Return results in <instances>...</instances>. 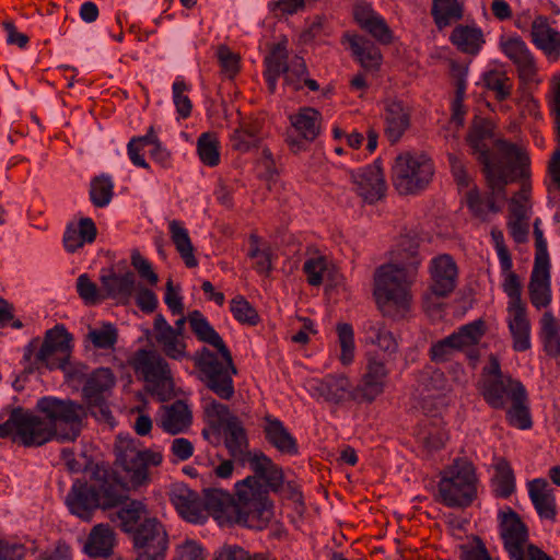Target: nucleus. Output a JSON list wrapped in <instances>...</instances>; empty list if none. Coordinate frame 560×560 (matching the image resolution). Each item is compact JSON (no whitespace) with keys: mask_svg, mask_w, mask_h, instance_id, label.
Masks as SVG:
<instances>
[{"mask_svg":"<svg viewBox=\"0 0 560 560\" xmlns=\"http://www.w3.org/2000/svg\"><path fill=\"white\" fill-rule=\"evenodd\" d=\"M115 384V376L107 368L95 370L86 380L83 394L96 418L110 422L113 417L108 406L105 404L104 394L109 392Z\"/></svg>","mask_w":560,"mask_h":560,"instance_id":"a211bd4d","label":"nucleus"},{"mask_svg":"<svg viewBox=\"0 0 560 560\" xmlns=\"http://www.w3.org/2000/svg\"><path fill=\"white\" fill-rule=\"evenodd\" d=\"M198 155L208 166H217L220 162L219 141L213 133H202L197 142Z\"/></svg>","mask_w":560,"mask_h":560,"instance_id":"603ef678","label":"nucleus"},{"mask_svg":"<svg viewBox=\"0 0 560 560\" xmlns=\"http://www.w3.org/2000/svg\"><path fill=\"white\" fill-rule=\"evenodd\" d=\"M501 537L504 541V547L512 559L525 560L527 529L515 512L511 511L503 514L501 522Z\"/></svg>","mask_w":560,"mask_h":560,"instance_id":"4be33fe9","label":"nucleus"},{"mask_svg":"<svg viewBox=\"0 0 560 560\" xmlns=\"http://www.w3.org/2000/svg\"><path fill=\"white\" fill-rule=\"evenodd\" d=\"M541 332L545 340L546 351L550 355H558L560 353L559 324L549 312H546L542 315Z\"/></svg>","mask_w":560,"mask_h":560,"instance_id":"8fccbe9b","label":"nucleus"},{"mask_svg":"<svg viewBox=\"0 0 560 560\" xmlns=\"http://www.w3.org/2000/svg\"><path fill=\"white\" fill-rule=\"evenodd\" d=\"M171 501L177 512L188 522L206 521V509L199 494L189 488L177 485L171 491Z\"/></svg>","mask_w":560,"mask_h":560,"instance_id":"393cba45","label":"nucleus"},{"mask_svg":"<svg viewBox=\"0 0 560 560\" xmlns=\"http://www.w3.org/2000/svg\"><path fill=\"white\" fill-rule=\"evenodd\" d=\"M231 313L234 318L249 326H256L260 322V317L254 306L242 295H237L231 301Z\"/></svg>","mask_w":560,"mask_h":560,"instance_id":"6e6d98bb","label":"nucleus"},{"mask_svg":"<svg viewBox=\"0 0 560 560\" xmlns=\"http://www.w3.org/2000/svg\"><path fill=\"white\" fill-rule=\"evenodd\" d=\"M131 265L150 285H156L159 281L158 275L154 272L151 264L138 250H133L131 254Z\"/></svg>","mask_w":560,"mask_h":560,"instance_id":"338daca9","label":"nucleus"},{"mask_svg":"<svg viewBox=\"0 0 560 560\" xmlns=\"http://www.w3.org/2000/svg\"><path fill=\"white\" fill-rule=\"evenodd\" d=\"M136 560H164L168 538L156 518H145L132 534Z\"/></svg>","mask_w":560,"mask_h":560,"instance_id":"2eb2a0df","label":"nucleus"},{"mask_svg":"<svg viewBox=\"0 0 560 560\" xmlns=\"http://www.w3.org/2000/svg\"><path fill=\"white\" fill-rule=\"evenodd\" d=\"M431 14L438 30L460 20L464 15L463 0H432Z\"/></svg>","mask_w":560,"mask_h":560,"instance_id":"4c0bfd02","label":"nucleus"},{"mask_svg":"<svg viewBox=\"0 0 560 560\" xmlns=\"http://www.w3.org/2000/svg\"><path fill=\"white\" fill-rule=\"evenodd\" d=\"M316 0H277L269 3V9L275 16L292 15L304 10Z\"/></svg>","mask_w":560,"mask_h":560,"instance_id":"0e129e2a","label":"nucleus"},{"mask_svg":"<svg viewBox=\"0 0 560 560\" xmlns=\"http://www.w3.org/2000/svg\"><path fill=\"white\" fill-rule=\"evenodd\" d=\"M477 482L474 465L457 458L441 471L439 499L448 508H466L477 498Z\"/></svg>","mask_w":560,"mask_h":560,"instance_id":"39448f33","label":"nucleus"},{"mask_svg":"<svg viewBox=\"0 0 560 560\" xmlns=\"http://www.w3.org/2000/svg\"><path fill=\"white\" fill-rule=\"evenodd\" d=\"M205 413L210 425L215 429H224L225 427H228V423H230L231 419L237 418L236 416L231 413L228 406L215 400H210L209 402H207V405L205 406Z\"/></svg>","mask_w":560,"mask_h":560,"instance_id":"13d9d810","label":"nucleus"},{"mask_svg":"<svg viewBox=\"0 0 560 560\" xmlns=\"http://www.w3.org/2000/svg\"><path fill=\"white\" fill-rule=\"evenodd\" d=\"M221 359L209 349L203 348L196 358V365L199 368L206 386L220 398L229 400L234 395L232 375L237 373L233 364L232 355L220 353Z\"/></svg>","mask_w":560,"mask_h":560,"instance_id":"9d476101","label":"nucleus"},{"mask_svg":"<svg viewBox=\"0 0 560 560\" xmlns=\"http://www.w3.org/2000/svg\"><path fill=\"white\" fill-rule=\"evenodd\" d=\"M420 394L425 397H434L442 394L446 388V380L443 372L435 370L423 377L420 384Z\"/></svg>","mask_w":560,"mask_h":560,"instance_id":"e2e57ef3","label":"nucleus"},{"mask_svg":"<svg viewBox=\"0 0 560 560\" xmlns=\"http://www.w3.org/2000/svg\"><path fill=\"white\" fill-rule=\"evenodd\" d=\"M338 343L340 347L339 361L342 365H350L354 360L355 345L352 326L347 323H339L336 327Z\"/></svg>","mask_w":560,"mask_h":560,"instance_id":"09e8293b","label":"nucleus"},{"mask_svg":"<svg viewBox=\"0 0 560 560\" xmlns=\"http://www.w3.org/2000/svg\"><path fill=\"white\" fill-rule=\"evenodd\" d=\"M486 86L494 92L497 100L504 101L511 95L512 81L504 71L492 70L483 77Z\"/></svg>","mask_w":560,"mask_h":560,"instance_id":"864d4df0","label":"nucleus"},{"mask_svg":"<svg viewBox=\"0 0 560 560\" xmlns=\"http://www.w3.org/2000/svg\"><path fill=\"white\" fill-rule=\"evenodd\" d=\"M293 131L287 136V142L292 152L305 150L307 143L314 141L320 130V114L312 107H303L290 116Z\"/></svg>","mask_w":560,"mask_h":560,"instance_id":"6ab92c4d","label":"nucleus"},{"mask_svg":"<svg viewBox=\"0 0 560 560\" xmlns=\"http://www.w3.org/2000/svg\"><path fill=\"white\" fill-rule=\"evenodd\" d=\"M255 476H248L235 485L234 503L237 524L253 529H264L273 516L268 488L278 490L283 482V472L265 454H255L250 459Z\"/></svg>","mask_w":560,"mask_h":560,"instance_id":"f257e3e1","label":"nucleus"},{"mask_svg":"<svg viewBox=\"0 0 560 560\" xmlns=\"http://www.w3.org/2000/svg\"><path fill=\"white\" fill-rule=\"evenodd\" d=\"M485 335V324L481 320L467 324L444 339L434 342L429 357L434 363H443L453 357L456 351H464L476 346Z\"/></svg>","mask_w":560,"mask_h":560,"instance_id":"dca6fc26","label":"nucleus"},{"mask_svg":"<svg viewBox=\"0 0 560 560\" xmlns=\"http://www.w3.org/2000/svg\"><path fill=\"white\" fill-rule=\"evenodd\" d=\"M288 40L283 39L278 44L270 46L268 54L265 56V71L264 78L267 81L268 90L275 93L277 89V81L283 74L285 85L298 91L302 88V81L307 74V68L303 57L294 55L290 63L289 59Z\"/></svg>","mask_w":560,"mask_h":560,"instance_id":"6e6552de","label":"nucleus"},{"mask_svg":"<svg viewBox=\"0 0 560 560\" xmlns=\"http://www.w3.org/2000/svg\"><path fill=\"white\" fill-rule=\"evenodd\" d=\"M114 482L121 488L122 501L128 491L147 487L151 481L150 466H159L163 456L159 452L144 450L140 442L129 436H118L115 443Z\"/></svg>","mask_w":560,"mask_h":560,"instance_id":"7ed1b4c3","label":"nucleus"},{"mask_svg":"<svg viewBox=\"0 0 560 560\" xmlns=\"http://www.w3.org/2000/svg\"><path fill=\"white\" fill-rule=\"evenodd\" d=\"M170 233L171 240L186 266L189 268L196 267L198 261L194 255V246L188 231L178 221L173 220L170 222Z\"/></svg>","mask_w":560,"mask_h":560,"instance_id":"a19ab883","label":"nucleus"},{"mask_svg":"<svg viewBox=\"0 0 560 560\" xmlns=\"http://www.w3.org/2000/svg\"><path fill=\"white\" fill-rule=\"evenodd\" d=\"M206 517L213 516L220 524L237 523L240 514L236 513L234 498L221 489L205 490Z\"/></svg>","mask_w":560,"mask_h":560,"instance_id":"a878e982","label":"nucleus"},{"mask_svg":"<svg viewBox=\"0 0 560 560\" xmlns=\"http://www.w3.org/2000/svg\"><path fill=\"white\" fill-rule=\"evenodd\" d=\"M488 187V196L485 200L481 197V194L479 189L476 186H472L465 195V200L467 203V207L469 208L470 212L474 217L485 221L487 219L488 212L498 213L499 211H494L490 208V199H491V188L489 184L487 183Z\"/></svg>","mask_w":560,"mask_h":560,"instance_id":"3c124183","label":"nucleus"},{"mask_svg":"<svg viewBox=\"0 0 560 560\" xmlns=\"http://www.w3.org/2000/svg\"><path fill=\"white\" fill-rule=\"evenodd\" d=\"M411 109L396 97L384 101L385 135L392 143L397 142L410 127Z\"/></svg>","mask_w":560,"mask_h":560,"instance_id":"b1692460","label":"nucleus"},{"mask_svg":"<svg viewBox=\"0 0 560 560\" xmlns=\"http://www.w3.org/2000/svg\"><path fill=\"white\" fill-rule=\"evenodd\" d=\"M351 179L354 191L366 203L373 205L386 195L387 185L377 162L354 170Z\"/></svg>","mask_w":560,"mask_h":560,"instance_id":"aec40b11","label":"nucleus"},{"mask_svg":"<svg viewBox=\"0 0 560 560\" xmlns=\"http://www.w3.org/2000/svg\"><path fill=\"white\" fill-rule=\"evenodd\" d=\"M529 198H530V185L527 182L522 184V187L518 192H516L510 200V214L511 215H523L527 217V211L529 209Z\"/></svg>","mask_w":560,"mask_h":560,"instance_id":"69168bd1","label":"nucleus"},{"mask_svg":"<svg viewBox=\"0 0 560 560\" xmlns=\"http://www.w3.org/2000/svg\"><path fill=\"white\" fill-rule=\"evenodd\" d=\"M117 515L122 530L132 534L145 518H149L147 506L141 501H131L121 508Z\"/></svg>","mask_w":560,"mask_h":560,"instance_id":"a18cd8bd","label":"nucleus"},{"mask_svg":"<svg viewBox=\"0 0 560 560\" xmlns=\"http://www.w3.org/2000/svg\"><path fill=\"white\" fill-rule=\"evenodd\" d=\"M353 16L361 28L371 35H389V28L380 15L368 5H357Z\"/></svg>","mask_w":560,"mask_h":560,"instance_id":"37998d69","label":"nucleus"},{"mask_svg":"<svg viewBox=\"0 0 560 560\" xmlns=\"http://www.w3.org/2000/svg\"><path fill=\"white\" fill-rule=\"evenodd\" d=\"M264 421L265 438L270 445L282 454L296 455L299 453L296 439L280 420L266 416Z\"/></svg>","mask_w":560,"mask_h":560,"instance_id":"bb28decb","label":"nucleus"},{"mask_svg":"<svg viewBox=\"0 0 560 560\" xmlns=\"http://www.w3.org/2000/svg\"><path fill=\"white\" fill-rule=\"evenodd\" d=\"M118 332L112 324H103L100 328L90 329L88 339L98 349H110L117 342Z\"/></svg>","mask_w":560,"mask_h":560,"instance_id":"bf43d9fd","label":"nucleus"},{"mask_svg":"<svg viewBox=\"0 0 560 560\" xmlns=\"http://www.w3.org/2000/svg\"><path fill=\"white\" fill-rule=\"evenodd\" d=\"M161 427L171 434H178L191 423V411L183 400H176L168 406H163Z\"/></svg>","mask_w":560,"mask_h":560,"instance_id":"7c9ffc66","label":"nucleus"},{"mask_svg":"<svg viewBox=\"0 0 560 560\" xmlns=\"http://www.w3.org/2000/svg\"><path fill=\"white\" fill-rule=\"evenodd\" d=\"M368 332L370 342L377 347L384 354L393 357L398 352V340L384 324L371 325Z\"/></svg>","mask_w":560,"mask_h":560,"instance_id":"c03bdc74","label":"nucleus"},{"mask_svg":"<svg viewBox=\"0 0 560 560\" xmlns=\"http://www.w3.org/2000/svg\"><path fill=\"white\" fill-rule=\"evenodd\" d=\"M509 328L513 336V348L516 351L529 349V322L526 317L525 306L509 307Z\"/></svg>","mask_w":560,"mask_h":560,"instance_id":"f704fd0d","label":"nucleus"},{"mask_svg":"<svg viewBox=\"0 0 560 560\" xmlns=\"http://www.w3.org/2000/svg\"><path fill=\"white\" fill-rule=\"evenodd\" d=\"M528 289L530 301L537 308L550 303L549 266L534 265Z\"/></svg>","mask_w":560,"mask_h":560,"instance_id":"e433bc0d","label":"nucleus"},{"mask_svg":"<svg viewBox=\"0 0 560 560\" xmlns=\"http://www.w3.org/2000/svg\"><path fill=\"white\" fill-rule=\"evenodd\" d=\"M514 401L511 402V408L508 410L509 422L517 429L526 430L532 425V419L527 407V395L525 388L515 386Z\"/></svg>","mask_w":560,"mask_h":560,"instance_id":"ea45409f","label":"nucleus"},{"mask_svg":"<svg viewBox=\"0 0 560 560\" xmlns=\"http://www.w3.org/2000/svg\"><path fill=\"white\" fill-rule=\"evenodd\" d=\"M553 110L558 130V148L552 153L548 165L551 185L560 189V78H553Z\"/></svg>","mask_w":560,"mask_h":560,"instance_id":"79ce46f5","label":"nucleus"},{"mask_svg":"<svg viewBox=\"0 0 560 560\" xmlns=\"http://www.w3.org/2000/svg\"><path fill=\"white\" fill-rule=\"evenodd\" d=\"M115 534L105 524L95 525L85 542L84 550L91 557H108L114 547Z\"/></svg>","mask_w":560,"mask_h":560,"instance_id":"c9c22d12","label":"nucleus"},{"mask_svg":"<svg viewBox=\"0 0 560 560\" xmlns=\"http://www.w3.org/2000/svg\"><path fill=\"white\" fill-rule=\"evenodd\" d=\"M417 262L385 264L374 273V296L384 316L405 317L411 304L410 288L417 278Z\"/></svg>","mask_w":560,"mask_h":560,"instance_id":"f03ea898","label":"nucleus"},{"mask_svg":"<svg viewBox=\"0 0 560 560\" xmlns=\"http://www.w3.org/2000/svg\"><path fill=\"white\" fill-rule=\"evenodd\" d=\"M224 445L230 455L237 460H246L249 456L246 430L238 418H233L223 429Z\"/></svg>","mask_w":560,"mask_h":560,"instance_id":"473e14b6","label":"nucleus"},{"mask_svg":"<svg viewBox=\"0 0 560 560\" xmlns=\"http://www.w3.org/2000/svg\"><path fill=\"white\" fill-rule=\"evenodd\" d=\"M136 377L145 383V389L165 400L174 389V378L167 360L154 349H139L128 359Z\"/></svg>","mask_w":560,"mask_h":560,"instance_id":"423d86ee","label":"nucleus"},{"mask_svg":"<svg viewBox=\"0 0 560 560\" xmlns=\"http://www.w3.org/2000/svg\"><path fill=\"white\" fill-rule=\"evenodd\" d=\"M493 125L483 118H476L470 127L467 141L478 161L483 165L486 182H488L493 194H502V173L498 167L489 164V142L492 140Z\"/></svg>","mask_w":560,"mask_h":560,"instance_id":"ddd939ff","label":"nucleus"},{"mask_svg":"<svg viewBox=\"0 0 560 560\" xmlns=\"http://www.w3.org/2000/svg\"><path fill=\"white\" fill-rule=\"evenodd\" d=\"M102 289L106 296L117 299L121 304H128L135 291L136 277L127 271L124 275L109 272L101 277Z\"/></svg>","mask_w":560,"mask_h":560,"instance_id":"c85d7f7f","label":"nucleus"},{"mask_svg":"<svg viewBox=\"0 0 560 560\" xmlns=\"http://www.w3.org/2000/svg\"><path fill=\"white\" fill-rule=\"evenodd\" d=\"M430 273L431 291L436 296L445 298L455 290L458 270L451 256L443 254L435 257L431 261Z\"/></svg>","mask_w":560,"mask_h":560,"instance_id":"5701e85b","label":"nucleus"},{"mask_svg":"<svg viewBox=\"0 0 560 560\" xmlns=\"http://www.w3.org/2000/svg\"><path fill=\"white\" fill-rule=\"evenodd\" d=\"M419 434L428 454L442 450L448 440L447 432L439 423L432 421L424 423Z\"/></svg>","mask_w":560,"mask_h":560,"instance_id":"de8ad7c7","label":"nucleus"},{"mask_svg":"<svg viewBox=\"0 0 560 560\" xmlns=\"http://www.w3.org/2000/svg\"><path fill=\"white\" fill-rule=\"evenodd\" d=\"M494 481L500 497L508 498L515 489L513 470L504 458L499 459L495 465Z\"/></svg>","mask_w":560,"mask_h":560,"instance_id":"5fc2aeb1","label":"nucleus"},{"mask_svg":"<svg viewBox=\"0 0 560 560\" xmlns=\"http://www.w3.org/2000/svg\"><path fill=\"white\" fill-rule=\"evenodd\" d=\"M217 56L221 67V72L229 79H234L241 69L240 54L233 51L228 46L222 45L218 47Z\"/></svg>","mask_w":560,"mask_h":560,"instance_id":"052dcab7","label":"nucleus"},{"mask_svg":"<svg viewBox=\"0 0 560 560\" xmlns=\"http://www.w3.org/2000/svg\"><path fill=\"white\" fill-rule=\"evenodd\" d=\"M529 497L537 513L548 520H553L557 513L552 489L545 479L529 482Z\"/></svg>","mask_w":560,"mask_h":560,"instance_id":"72a5a7b5","label":"nucleus"},{"mask_svg":"<svg viewBox=\"0 0 560 560\" xmlns=\"http://www.w3.org/2000/svg\"><path fill=\"white\" fill-rule=\"evenodd\" d=\"M494 149L495 155L493 158L489 155V164L501 171L502 179L505 183L502 184V194H493L491 189L492 197L489 205L492 210L501 211L502 208L498 206L497 202L506 199V185L514 180V172L518 168H523L527 164L528 158L521 147L508 141L497 140Z\"/></svg>","mask_w":560,"mask_h":560,"instance_id":"f8f14e48","label":"nucleus"},{"mask_svg":"<svg viewBox=\"0 0 560 560\" xmlns=\"http://www.w3.org/2000/svg\"><path fill=\"white\" fill-rule=\"evenodd\" d=\"M311 386L318 396L334 404H339L348 395L351 396L350 382L342 375H328L323 378H313Z\"/></svg>","mask_w":560,"mask_h":560,"instance_id":"cd10ccee","label":"nucleus"},{"mask_svg":"<svg viewBox=\"0 0 560 560\" xmlns=\"http://www.w3.org/2000/svg\"><path fill=\"white\" fill-rule=\"evenodd\" d=\"M433 175V162L423 153H401L393 166V183L400 195L416 194L424 189Z\"/></svg>","mask_w":560,"mask_h":560,"instance_id":"1a4fd4ad","label":"nucleus"},{"mask_svg":"<svg viewBox=\"0 0 560 560\" xmlns=\"http://www.w3.org/2000/svg\"><path fill=\"white\" fill-rule=\"evenodd\" d=\"M256 131L246 124H241L231 136L232 148L235 151L246 152L257 144Z\"/></svg>","mask_w":560,"mask_h":560,"instance_id":"680f3d73","label":"nucleus"},{"mask_svg":"<svg viewBox=\"0 0 560 560\" xmlns=\"http://www.w3.org/2000/svg\"><path fill=\"white\" fill-rule=\"evenodd\" d=\"M56 434L48 422L22 408L13 409L9 419L0 422V438L10 439L25 447L42 446Z\"/></svg>","mask_w":560,"mask_h":560,"instance_id":"0eeeda50","label":"nucleus"},{"mask_svg":"<svg viewBox=\"0 0 560 560\" xmlns=\"http://www.w3.org/2000/svg\"><path fill=\"white\" fill-rule=\"evenodd\" d=\"M420 240L417 234L407 233L400 236L397 248L395 250L396 262L408 265L417 262V270L421 264L419 256Z\"/></svg>","mask_w":560,"mask_h":560,"instance_id":"49530a36","label":"nucleus"},{"mask_svg":"<svg viewBox=\"0 0 560 560\" xmlns=\"http://www.w3.org/2000/svg\"><path fill=\"white\" fill-rule=\"evenodd\" d=\"M113 183L106 176H97L92 179L90 188V197L94 206L105 207L113 197Z\"/></svg>","mask_w":560,"mask_h":560,"instance_id":"4d7b16f0","label":"nucleus"},{"mask_svg":"<svg viewBox=\"0 0 560 560\" xmlns=\"http://www.w3.org/2000/svg\"><path fill=\"white\" fill-rule=\"evenodd\" d=\"M153 336L161 351L168 359L182 361L189 357L184 337L173 331V326L161 314L154 317Z\"/></svg>","mask_w":560,"mask_h":560,"instance_id":"412c9836","label":"nucleus"},{"mask_svg":"<svg viewBox=\"0 0 560 560\" xmlns=\"http://www.w3.org/2000/svg\"><path fill=\"white\" fill-rule=\"evenodd\" d=\"M516 385L524 388L521 382L511 376L487 380L483 385L485 399L493 408H503L508 401H514L513 392Z\"/></svg>","mask_w":560,"mask_h":560,"instance_id":"c756f323","label":"nucleus"},{"mask_svg":"<svg viewBox=\"0 0 560 560\" xmlns=\"http://www.w3.org/2000/svg\"><path fill=\"white\" fill-rule=\"evenodd\" d=\"M121 502V488L114 482L112 469L100 465L93 470L91 485L77 480L66 500L71 513L85 521L96 509H110Z\"/></svg>","mask_w":560,"mask_h":560,"instance_id":"20e7f679","label":"nucleus"},{"mask_svg":"<svg viewBox=\"0 0 560 560\" xmlns=\"http://www.w3.org/2000/svg\"><path fill=\"white\" fill-rule=\"evenodd\" d=\"M192 332L197 338L206 343H209L218 349L219 353L229 355V349L224 345L222 338L212 328L208 320L199 311L191 312L187 317Z\"/></svg>","mask_w":560,"mask_h":560,"instance_id":"58836bf2","label":"nucleus"},{"mask_svg":"<svg viewBox=\"0 0 560 560\" xmlns=\"http://www.w3.org/2000/svg\"><path fill=\"white\" fill-rule=\"evenodd\" d=\"M71 336L62 326H56L46 332L43 345L36 355L37 360L44 363L48 369H61L70 377L79 378L84 372L70 373L68 371L69 358L71 353Z\"/></svg>","mask_w":560,"mask_h":560,"instance_id":"4468645a","label":"nucleus"},{"mask_svg":"<svg viewBox=\"0 0 560 560\" xmlns=\"http://www.w3.org/2000/svg\"><path fill=\"white\" fill-rule=\"evenodd\" d=\"M389 370L384 360L375 353H369L365 372L359 384L351 390V398L358 402H373L386 387Z\"/></svg>","mask_w":560,"mask_h":560,"instance_id":"f3484780","label":"nucleus"},{"mask_svg":"<svg viewBox=\"0 0 560 560\" xmlns=\"http://www.w3.org/2000/svg\"><path fill=\"white\" fill-rule=\"evenodd\" d=\"M37 408L49 420L48 424L56 428L55 435L69 441H74L79 436L85 416L81 405L71 400L45 397L38 400Z\"/></svg>","mask_w":560,"mask_h":560,"instance_id":"9b49d317","label":"nucleus"},{"mask_svg":"<svg viewBox=\"0 0 560 560\" xmlns=\"http://www.w3.org/2000/svg\"><path fill=\"white\" fill-rule=\"evenodd\" d=\"M353 57L366 70L378 69L382 54L371 37H347L346 42Z\"/></svg>","mask_w":560,"mask_h":560,"instance_id":"2f4dec72","label":"nucleus"},{"mask_svg":"<svg viewBox=\"0 0 560 560\" xmlns=\"http://www.w3.org/2000/svg\"><path fill=\"white\" fill-rule=\"evenodd\" d=\"M173 560H205L201 547L194 540L176 546Z\"/></svg>","mask_w":560,"mask_h":560,"instance_id":"774afa93","label":"nucleus"}]
</instances>
